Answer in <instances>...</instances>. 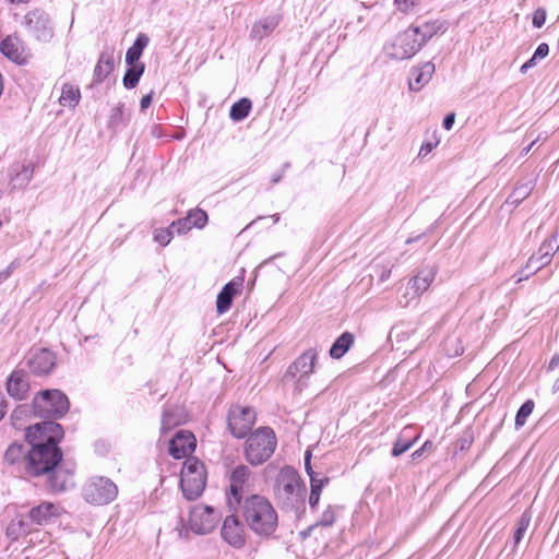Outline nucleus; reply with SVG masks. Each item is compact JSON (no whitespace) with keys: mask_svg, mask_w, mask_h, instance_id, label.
I'll use <instances>...</instances> for the list:
<instances>
[{"mask_svg":"<svg viewBox=\"0 0 559 559\" xmlns=\"http://www.w3.org/2000/svg\"><path fill=\"white\" fill-rule=\"evenodd\" d=\"M64 431L55 420H44L26 428L25 439L29 445L25 467L29 475L40 476L50 473L62 461L59 442Z\"/></svg>","mask_w":559,"mask_h":559,"instance_id":"1","label":"nucleus"},{"mask_svg":"<svg viewBox=\"0 0 559 559\" xmlns=\"http://www.w3.org/2000/svg\"><path fill=\"white\" fill-rule=\"evenodd\" d=\"M248 528L261 539L274 536L278 527V514L272 502L262 495L248 496L237 506Z\"/></svg>","mask_w":559,"mask_h":559,"instance_id":"2","label":"nucleus"},{"mask_svg":"<svg viewBox=\"0 0 559 559\" xmlns=\"http://www.w3.org/2000/svg\"><path fill=\"white\" fill-rule=\"evenodd\" d=\"M307 488L297 471L290 466L283 467L274 485V497L280 508L295 514L306 510Z\"/></svg>","mask_w":559,"mask_h":559,"instance_id":"3","label":"nucleus"},{"mask_svg":"<svg viewBox=\"0 0 559 559\" xmlns=\"http://www.w3.org/2000/svg\"><path fill=\"white\" fill-rule=\"evenodd\" d=\"M276 444L277 439L273 429L260 427L251 432L245 442V459L252 466L262 465L273 455Z\"/></svg>","mask_w":559,"mask_h":559,"instance_id":"4","label":"nucleus"},{"mask_svg":"<svg viewBox=\"0 0 559 559\" xmlns=\"http://www.w3.org/2000/svg\"><path fill=\"white\" fill-rule=\"evenodd\" d=\"M70 407L68 396L60 390H44L33 399L35 416L58 419L63 417Z\"/></svg>","mask_w":559,"mask_h":559,"instance_id":"5","label":"nucleus"},{"mask_svg":"<svg viewBox=\"0 0 559 559\" xmlns=\"http://www.w3.org/2000/svg\"><path fill=\"white\" fill-rule=\"evenodd\" d=\"M206 485V472L204 464L195 457L187 459L180 475V487L185 498L198 499Z\"/></svg>","mask_w":559,"mask_h":559,"instance_id":"6","label":"nucleus"},{"mask_svg":"<svg viewBox=\"0 0 559 559\" xmlns=\"http://www.w3.org/2000/svg\"><path fill=\"white\" fill-rule=\"evenodd\" d=\"M118 496V486L108 477L92 476L82 488L83 499L94 506H106Z\"/></svg>","mask_w":559,"mask_h":559,"instance_id":"7","label":"nucleus"},{"mask_svg":"<svg viewBox=\"0 0 559 559\" xmlns=\"http://www.w3.org/2000/svg\"><path fill=\"white\" fill-rule=\"evenodd\" d=\"M252 495L251 469L243 464L237 465L229 475V488L226 491L229 510L237 511V506Z\"/></svg>","mask_w":559,"mask_h":559,"instance_id":"8","label":"nucleus"},{"mask_svg":"<svg viewBox=\"0 0 559 559\" xmlns=\"http://www.w3.org/2000/svg\"><path fill=\"white\" fill-rule=\"evenodd\" d=\"M417 32L408 26L399 33L390 44L385 45V53L395 60H405L415 56L423 47L417 38Z\"/></svg>","mask_w":559,"mask_h":559,"instance_id":"9","label":"nucleus"},{"mask_svg":"<svg viewBox=\"0 0 559 559\" xmlns=\"http://www.w3.org/2000/svg\"><path fill=\"white\" fill-rule=\"evenodd\" d=\"M27 32L39 41H49L53 37L51 20L44 10L34 9L24 16Z\"/></svg>","mask_w":559,"mask_h":559,"instance_id":"10","label":"nucleus"},{"mask_svg":"<svg viewBox=\"0 0 559 559\" xmlns=\"http://www.w3.org/2000/svg\"><path fill=\"white\" fill-rule=\"evenodd\" d=\"M255 423V413L251 407L233 406L227 416V425L231 435L245 438Z\"/></svg>","mask_w":559,"mask_h":559,"instance_id":"11","label":"nucleus"},{"mask_svg":"<svg viewBox=\"0 0 559 559\" xmlns=\"http://www.w3.org/2000/svg\"><path fill=\"white\" fill-rule=\"evenodd\" d=\"M62 507L58 503L44 501L38 506L29 509L26 514H22L32 531H35L37 526H44L52 523L62 513Z\"/></svg>","mask_w":559,"mask_h":559,"instance_id":"12","label":"nucleus"},{"mask_svg":"<svg viewBox=\"0 0 559 559\" xmlns=\"http://www.w3.org/2000/svg\"><path fill=\"white\" fill-rule=\"evenodd\" d=\"M217 524V513L209 506L198 504L190 511L189 526L197 534L211 533Z\"/></svg>","mask_w":559,"mask_h":559,"instance_id":"13","label":"nucleus"},{"mask_svg":"<svg viewBox=\"0 0 559 559\" xmlns=\"http://www.w3.org/2000/svg\"><path fill=\"white\" fill-rule=\"evenodd\" d=\"M221 535L229 546L236 549H241L246 545L245 526L235 514L226 516Z\"/></svg>","mask_w":559,"mask_h":559,"instance_id":"14","label":"nucleus"},{"mask_svg":"<svg viewBox=\"0 0 559 559\" xmlns=\"http://www.w3.org/2000/svg\"><path fill=\"white\" fill-rule=\"evenodd\" d=\"M559 248V231L556 230L549 238H547L538 249L536 254L530 257L526 262V269H532L533 272L538 271L547 265L554 253Z\"/></svg>","mask_w":559,"mask_h":559,"instance_id":"15","label":"nucleus"},{"mask_svg":"<svg viewBox=\"0 0 559 559\" xmlns=\"http://www.w3.org/2000/svg\"><path fill=\"white\" fill-rule=\"evenodd\" d=\"M56 355L47 348L34 349L27 358V366L36 376H45L52 371L56 366Z\"/></svg>","mask_w":559,"mask_h":559,"instance_id":"16","label":"nucleus"},{"mask_svg":"<svg viewBox=\"0 0 559 559\" xmlns=\"http://www.w3.org/2000/svg\"><path fill=\"white\" fill-rule=\"evenodd\" d=\"M317 357L318 353L314 348L306 350L289 365L284 374V379H294L297 374H299L300 378L309 376L313 371Z\"/></svg>","mask_w":559,"mask_h":559,"instance_id":"17","label":"nucleus"},{"mask_svg":"<svg viewBox=\"0 0 559 559\" xmlns=\"http://www.w3.org/2000/svg\"><path fill=\"white\" fill-rule=\"evenodd\" d=\"M0 51L9 60L17 64H25L29 58L28 50L17 36L5 37L0 44Z\"/></svg>","mask_w":559,"mask_h":559,"instance_id":"18","label":"nucleus"},{"mask_svg":"<svg viewBox=\"0 0 559 559\" xmlns=\"http://www.w3.org/2000/svg\"><path fill=\"white\" fill-rule=\"evenodd\" d=\"M195 445L197 440L193 433L180 430L169 442V454L174 459H182L192 453Z\"/></svg>","mask_w":559,"mask_h":559,"instance_id":"19","label":"nucleus"},{"mask_svg":"<svg viewBox=\"0 0 559 559\" xmlns=\"http://www.w3.org/2000/svg\"><path fill=\"white\" fill-rule=\"evenodd\" d=\"M437 275V267L435 265H423L416 274L408 282V289L413 295L420 296L432 284Z\"/></svg>","mask_w":559,"mask_h":559,"instance_id":"20","label":"nucleus"},{"mask_svg":"<svg viewBox=\"0 0 559 559\" xmlns=\"http://www.w3.org/2000/svg\"><path fill=\"white\" fill-rule=\"evenodd\" d=\"M411 27L418 31L417 38L421 46H424L435 35L443 34L448 29V24L445 21L438 19L431 21L417 20L416 23L411 25Z\"/></svg>","mask_w":559,"mask_h":559,"instance_id":"21","label":"nucleus"},{"mask_svg":"<svg viewBox=\"0 0 559 559\" xmlns=\"http://www.w3.org/2000/svg\"><path fill=\"white\" fill-rule=\"evenodd\" d=\"M28 388L26 372L21 369L12 371L7 380L8 394L17 401H23L26 399Z\"/></svg>","mask_w":559,"mask_h":559,"instance_id":"22","label":"nucleus"},{"mask_svg":"<svg viewBox=\"0 0 559 559\" xmlns=\"http://www.w3.org/2000/svg\"><path fill=\"white\" fill-rule=\"evenodd\" d=\"M48 475L49 488L53 492L66 491L72 488L74 483L72 480V472L64 469L62 465H57Z\"/></svg>","mask_w":559,"mask_h":559,"instance_id":"23","label":"nucleus"},{"mask_svg":"<svg viewBox=\"0 0 559 559\" xmlns=\"http://www.w3.org/2000/svg\"><path fill=\"white\" fill-rule=\"evenodd\" d=\"M435 70V64L431 61L415 68L412 72L413 78L409 81V88L412 91H419L431 80Z\"/></svg>","mask_w":559,"mask_h":559,"instance_id":"24","label":"nucleus"},{"mask_svg":"<svg viewBox=\"0 0 559 559\" xmlns=\"http://www.w3.org/2000/svg\"><path fill=\"white\" fill-rule=\"evenodd\" d=\"M240 286L241 282L230 281L223 287L216 299V309L218 313H224L230 308L233 299Z\"/></svg>","mask_w":559,"mask_h":559,"instance_id":"25","label":"nucleus"},{"mask_svg":"<svg viewBox=\"0 0 559 559\" xmlns=\"http://www.w3.org/2000/svg\"><path fill=\"white\" fill-rule=\"evenodd\" d=\"M11 171L13 174L10 180L11 189H24L33 178L34 167L28 163L19 167H13Z\"/></svg>","mask_w":559,"mask_h":559,"instance_id":"26","label":"nucleus"},{"mask_svg":"<svg viewBox=\"0 0 559 559\" xmlns=\"http://www.w3.org/2000/svg\"><path fill=\"white\" fill-rule=\"evenodd\" d=\"M280 19L276 15L267 16L257 22L250 32V37L261 40L269 36L278 25Z\"/></svg>","mask_w":559,"mask_h":559,"instance_id":"27","label":"nucleus"},{"mask_svg":"<svg viewBox=\"0 0 559 559\" xmlns=\"http://www.w3.org/2000/svg\"><path fill=\"white\" fill-rule=\"evenodd\" d=\"M115 68V58L114 52L104 51L99 59L97 64L94 69V81L97 83L103 82L114 70Z\"/></svg>","mask_w":559,"mask_h":559,"instance_id":"28","label":"nucleus"},{"mask_svg":"<svg viewBox=\"0 0 559 559\" xmlns=\"http://www.w3.org/2000/svg\"><path fill=\"white\" fill-rule=\"evenodd\" d=\"M129 118L130 114L126 111L124 104L119 103L110 109L107 127L117 132L128 124Z\"/></svg>","mask_w":559,"mask_h":559,"instance_id":"29","label":"nucleus"},{"mask_svg":"<svg viewBox=\"0 0 559 559\" xmlns=\"http://www.w3.org/2000/svg\"><path fill=\"white\" fill-rule=\"evenodd\" d=\"M355 336L350 332L342 333L332 344L330 348V356L334 359L342 358L353 346Z\"/></svg>","mask_w":559,"mask_h":559,"instance_id":"30","label":"nucleus"},{"mask_svg":"<svg viewBox=\"0 0 559 559\" xmlns=\"http://www.w3.org/2000/svg\"><path fill=\"white\" fill-rule=\"evenodd\" d=\"M413 428L412 427H405L401 433L399 435L396 441L393 444L392 448V455L393 456H400L406 451H408L413 444L416 442L417 437H411Z\"/></svg>","mask_w":559,"mask_h":559,"instance_id":"31","label":"nucleus"},{"mask_svg":"<svg viewBox=\"0 0 559 559\" xmlns=\"http://www.w3.org/2000/svg\"><path fill=\"white\" fill-rule=\"evenodd\" d=\"M81 98V92L79 86L64 83L59 97V104L63 107L74 108Z\"/></svg>","mask_w":559,"mask_h":559,"instance_id":"32","label":"nucleus"},{"mask_svg":"<svg viewBox=\"0 0 559 559\" xmlns=\"http://www.w3.org/2000/svg\"><path fill=\"white\" fill-rule=\"evenodd\" d=\"M28 522L24 519L22 514H19L14 520L10 522L7 527V536L12 540L19 539L23 535H27L32 533Z\"/></svg>","mask_w":559,"mask_h":559,"instance_id":"33","label":"nucleus"},{"mask_svg":"<svg viewBox=\"0 0 559 559\" xmlns=\"http://www.w3.org/2000/svg\"><path fill=\"white\" fill-rule=\"evenodd\" d=\"M148 44V37L141 33L136 36L133 45L127 50L126 62L127 64L140 63L139 59L142 56L144 48Z\"/></svg>","mask_w":559,"mask_h":559,"instance_id":"34","label":"nucleus"},{"mask_svg":"<svg viewBox=\"0 0 559 559\" xmlns=\"http://www.w3.org/2000/svg\"><path fill=\"white\" fill-rule=\"evenodd\" d=\"M144 63L128 64L127 71L122 79L123 86L128 90L134 88L138 85L142 74L144 73Z\"/></svg>","mask_w":559,"mask_h":559,"instance_id":"35","label":"nucleus"},{"mask_svg":"<svg viewBox=\"0 0 559 559\" xmlns=\"http://www.w3.org/2000/svg\"><path fill=\"white\" fill-rule=\"evenodd\" d=\"M252 107V103L249 98H241L236 102L229 111V117L233 121H241L248 117Z\"/></svg>","mask_w":559,"mask_h":559,"instance_id":"36","label":"nucleus"},{"mask_svg":"<svg viewBox=\"0 0 559 559\" xmlns=\"http://www.w3.org/2000/svg\"><path fill=\"white\" fill-rule=\"evenodd\" d=\"M26 454L24 444L14 442L7 449L4 460L10 464H15L21 460L25 462Z\"/></svg>","mask_w":559,"mask_h":559,"instance_id":"37","label":"nucleus"},{"mask_svg":"<svg viewBox=\"0 0 559 559\" xmlns=\"http://www.w3.org/2000/svg\"><path fill=\"white\" fill-rule=\"evenodd\" d=\"M399 11L406 14H417L424 10L421 0H394Z\"/></svg>","mask_w":559,"mask_h":559,"instance_id":"38","label":"nucleus"},{"mask_svg":"<svg viewBox=\"0 0 559 559\" xmlns=\"http://www.w3.org/2000/svg\"><path fill=\"white\" fill-rule=\"evenodd\" d=\"M180 420L176 413L171 409H165L162 415L160 421V430L163 433L171 430L174 427L178 426Z\"/></svg>","mask_w":559,"mask_h":559,"instance_id":"39","label":"nucleus"},{"mask_svg":"<svg viewBox=\"0 0 559 559\" xmlns=\"http://www.w3.org/2000/svg\"><path fill=\"white\" fill-rule=\"evenodd\" d=\"M188 215L191 218V224L193 227L202 228L207 223V214L201 209L191 210L189 211Z\"/></svg>","mask_w":559,"mask_h":559,"instance_id":"40","label":"nucleus"},{"mask_svg":"<svg viewBox=\"0 0 559 559\" xmlns=\"http://www.w3.org/2000/svg\"><path fill=\"white\" fill-rule=\"evenodd\" d=\"M27 415V411L24 406H17L10 416L11 425L15 429H22L24 427V418Z\"/></svg>","mask_w":559,"mask_h":559,"instance_id":"41","label":"nucleus"},{"mask_svg":"<svg viewBox=\"0 0 559 559\" xmlns=\"http://www.w3.org/2000/svg\"><path fill=\"white\" fill-rule=\"evenodd\" d=\"M170 227L173 228L174 233L178 235H185L193 228L189 215H187L183 218H179L176 222H173L170 224Z\"/></svg>","mask_w":559,"mask_h":559,"instance_id":"42","label":"nucleus"},{"mask_svg":"<svg viewBox=\"0 0 559 559\" xmlns=\"http://www.w3.org/2000/svg\"><path fill=\"white\" fill-rule=\"evenodd\" d=\"M174 234L175 233L170 226L167 229H156L154 231V240L165 247L170 242Z\"/></svg>","mask_w":559,"mask_h":559,"instance_id":"43","label":"nucleus"},{"mask_svg":"<svg viewBox=\"0 0 559 559\" xmlns=\"http://www.w3.org/2000/svg\"><path fill=\"white\" fill-rule=\"evenodd\" d=\"M549 52V46L546 43H542L538 45L535 50L533 57L526 61V69L536 66L538 59L545 58Z\"/></svg>","mask_w":559,"mask_h":559,"instance_id":"44","label":"nucleus"},{"mask_svg":"<svg viewBox=\"0 0 559 559\" xmlns=\"http://www.w3.org/2000/svg\"><path fill=\"white\" fill-rule=\"evenodd\" d=\"M335 522V512L333 508L330 506L326 510L323 511L318 525L323 527L332 526Z\"/></svg>","mask_w":559,"mask_h":559,"instance_id":"45","label":"nucleus"},{"mask_svg":"<svg viewBox=\"0 0 559 559\" xmlns=\"http://www.w3.org/2000/svg\"><path fill=\"white\" fill-rule=\"evenodd\" d=\"M329 483V478L323 476L319 477V475L310 477V491H316L321 493L323 487Z\"/></svg>","mask_w":559,"mask_h":559,"instance_id":"46","label":"nucleus"},{"mask_svg":"<svg viewBox=\"0 0 559 559\" xmlns=\"http://www.w3.org/2000/svg\"><path fill=\"white\" fill-rule=\"evenodd\" d=\"M20 265L19 259L13 260L4 270L0 271V285L4 283Z\"/></svg>","mask_w":559,"mask_h":559,"instance_id":"47","label":"nucleus"},{"mask_svg":"<svg viewBox=\"0 0 559 559\" xmlns=\"http://www.w3.org/2000/svg\"><path fill=\"white\" fill-rule=\"evenodd\" d=\"M546 16H547V13H546L545 9H542V8L537 9L533 14V19H532L533 25L537 28H540L545 24Z\"/></svg>","mask_w":559,"mask_h":559,"instance_id":"48","label":"nucleus"},{"mask_svg":"<svg viewBox=\"0 0 559 559\" xmlns=\"http://www.w3.org/2000/svg\"><path fill=\"white\" fill-rule=\"evenodd\" d=\"M524 200L522 195V191L519 188H515L512 194L507 199L508 204L519 205Z\"/></svg>","mask_w":559,"mask_h":559,"instance_id":"49","label":"nucleus"},{"mask_svg":"<svg viewBox=\"0 0 559 559\" xmlns=\"http://www.w3.org/2000/svg\"><path fill=\"white\" fill-rule=\"evenodd\" d=\"M524 533V515H522L518 522V528L514 533L515 544H519Z\"/></svg>","mask_w":559,"mask_h":559,"instance_id":"50","label":"nucleus"},{"mask_svg":"<svg viewBox=\"0 0 559 559\" xmlns=\"http://www.w3.org/2000/svg\"><path fill=\"white\" fill-rule=\"evenodd\" d=\"M310 460H311V453H310V451H307L305 454V468H306V472L309 475V477H312L318 474L313 472V469L311 467Z\"/></svg>","mask_w":559,"mask_h":559,"instance_id":"51","label":"nucleus"},{"mask_svg":"<svg viewBox=\"0 0 559 559\" xmlns=\"http://www.w3.org/2000/svg\"><path fill=\"white\" fill-rule=\"evenodd\" d=\"M152 99H153V92H151L150 94L144 95L141 98V102H140L141 109L145 110L146 108H148L151 106V104H152Z\"/></svg>","mask_w":559,"mask_h":559,"instance_id":"52","label":"nucleus"},{"mask_svg":"<svg viewBox=\"0 0 559 559\" xmlns=\"http://www.w3.org/2000/svg\"><path fill=\"white\" fill-rule=\"evenodd\" d=\"M523 425H524V404H522L519 407L516 416H515V426L521 427Z\"/></svg>","mask_w":559,"mask_h":559,"instance_id":"53","label":"nucleus"},{"mask_svg":"<svg viewBox=\"0 0 559 559\" xmlns=\"http://www.w3.org/2000/svg\"><path fill=\"white\" fill-rule=\"evenodd\" d=\"M428 447H431V442L430 441H426L420 449L414 451L412 453V459L413 460H418L419 457H421V455L424 454V452L426 451V449Z\"/></svg>","mask_w":559,"mask_h":559,"instance_id":"54","label":"nucleus"},{"mask_svg":"<svg viewBox=\"0 0 559 559\" xmlns=\"http://www.w3.org/2000/svg\"><path fill=\"white\" fill-rule=\"evenodd\" d=\"M320 495L319 492H313V491H310V496H309V506L311 509H316L318 503H319V500H320Z\"/></svg>","mask_w":559,"mask_h":559,"instance_id":"55","label":"nucleus"},{"mask_svg":"<svg viewBox=\"0 0 559 559\" xmlns=\"http://www.w3.org/2000/svg\"><path fill=\"white\" fill-rule=\"evenodd\" d=\"M454 119H455V115L454 114H449L444 117L443 119V128L445 130H450L452 127H453V123H454Z\"/></svg>","mask_w":559,"mask_h":559,"instance_id":"56","label":"nucleus"},{"mask_svg":"<svg viewBox=\"0 0 559 559\" xmlns=\"http://www.w3.org/2000/svg\"><path fill=\"white\" fill-rule=\"evenodd\" d=\"M433 146L435 145L432 143H430V142L423 143L421 146H420L418 155L419 156H426L427 154H429L432 151Z\"/></svg>","mask_w":559,"mask_h":559,"instance_id":"57","label":"nucleus"},{"mask_svg":"<svg viewBox=\"0 0 559 559\" xmlns=\"http://www.w3.org/2000/svg\"><path fill=\"white\" fill-rule=\"evenodd\" d=\"M7 401L3 393L0 392V421L3 419L7 413Z\"/></svg>","mask_w":559,"mask_h":559,"instance_id":"58","label":"nucleus"},{"mask_svg":"<svg viewBox=\"0 0 559 559\" xmlns=\"http://www.w3.org/2000/svg\"><path fill=\"white\" fill-rule=\"evenodd\" d=\"M558 366H559V355H556L549 361L548 369L554 370Z\"/></svg>","mask_w":559,"mask_h":559,"instance_id":"59","label":"nucleus"},{"mask_svg":"<svg viewBox=\"0 0 559 559\" xmlns=\"http://www.w3.org/2000/svg\"><path fill=\"white\" fill-rule=\"evenodd\" d=\"M283 173H284V170L281 171V173L272 175V178H271L272 183H274V185L278 183L282 180V178H283Z\"/></svg>","mask_w":559,"mask_h":559,"instance_id":"60","label":"nucleus"},{"mask_svg":"<svg viewBox=\"0 0 559 559\" xmlns=\"http://www.w3.org/2000/svg\"><path fill=\"white\" fill-rule=\"evenodd\" d=\"M534 402L531 400H526V417L533 412Z\"/></svg>","mask_w":559,"mask_h":559,"instance_id":"61","label":"nucleus"},{"mask_svg":"<svg viewBox=\"0 0 559 559\" xmlns=\"http://www.w3.org/2000/svg\"><path fill=\"white\" fill-rule=\"evenodd\" d=\"M390 273H391V271H384V272L381 274V277H380V278H381V281H385V280H388V278H389V276H390Z\"/></svg>","mask_w":559,"mask_h":559,"instance_id":"62","label":"nucleus"},{"mask_svg":"<svg viewBox=\"0 0 559 559\" xmlns=\"http://www.w3.org/2000/svg\"><path fill=\"white\" fill-rule=\"evenodd\" d=\"M539 140H542V138H540V136H537V139H536L535 141H533V142L530 144V146H528V147H526V153H527V152H528V151H530V150L535 145V143H536L537 141H539Z\"/></svg>","mask_w":559,"mask_h":559,"instance_id":"63","label":"nucleus"},{"mask_svg":"<svg viewBox=\"0 0 559 559\" xmlns=\"http://www.w3.org/2000/svg\"><path fill=\"white\" fill-rule=\"evenodd\" d=\"M468 445H469V442L467 440H463L462 444H461V449L463 450V449H465Z\"/></svg>","mask_w":559,"mask_h":559,"instance_id":"64","label":"nucleus"}]
</instances>
